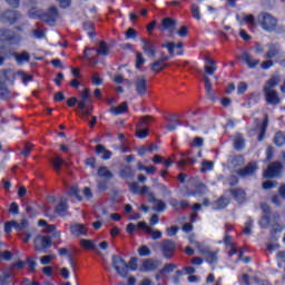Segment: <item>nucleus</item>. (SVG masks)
Here are the masks:
<instances>
[{
    "instance_id": "obj_34",
    "label": "nucleus",
    "mask_w": 285,
    "mask_h": 285,
    "mask_svg": "<svg viewBox=\"0 0 285 285\" xmlns=\"http://www.w3.org/2000/svg\"><path fill=\"white\" fill-rule=\"evenodd\" d=\"M228 198L220 197L216 203H214L215 210H222V208H226L228 206Z\"/></svg>"
},
{
    "instance_id": "obj_7",
    "label": "nucleus",
    "mask_w": 285,
    "mask_h": 285,
    "mask_svg": "<svg viewBox=\"0 0 285 285\" xmlns=\"http://www.w3.org/2000/svg\"><path fill=\"white\" fill-rule=\"evenodd\" d=\"M38 226L45 228L42 233L50 234L52 233L53 239H61V232H57V227L55 225H48L46 220H39Z\"/></svg>"
},
{
    "instance_id": "obj_19",
    "label": "nucleus",
    "mask_w": 285,
    "mask_h": 285,
    "mask_svg": "<svg viewBox=\"0 0 285 285\" xmlns=\"http://www.w3.org/2000/svg\"><path fill=\"white\" fill-rule=\"evenodd\" d=\"M146 78L144 76H139L136 79V92L137 95H146Z\"/></svg>"
},
{
    "instance_id": "obj_35",
    "label": "nucleus",
    "mask_w": 285,
    "mask_h": 285,
    "mask_svg": "<svg viewBox=\"0 0 285 285\" xmlns=\"http://www.w3.org/2000/svg\"><path fill=\"white\" fill-rule=\"evenodd\" d=\"M97 52L102 57H108L110 55V49L108 48V45H106V42H100Z\"/></svg>"
},
{
    "instance_id": "obj_39",
    "label": "nucleus",
    "mask_w": 285,
    "mask_h": 285,
    "mask_svg": "<svg viewBox=\"0 0 285 285\" xmlns=\"http://www.w3.org/2000/svg\"><path fill=\"white\" fill-rule=\"evenodd\" d=\"M4 19H7L9 23H14V20L19 19V13H17V11H7L4 13Z\"/></svg>"
},
{
    "instance_id": "obj_27",
    "label": "nucleus",
    "mask_w": 285,
    "mask_h": 285,
    "mask_svg": "<svg viewBox=\"0 0 285 285\" xmlns=\"http://www.w3.org/2000/svg\"><path fill=\"white\" fill-rule=\"evenodd\" d=\"M150 202L154 204V210L157 213H164V210H166V203L163 200L156 199L154 197Z\"/></svg>"
},
{
    "instance_id": "obj_4",
    "label": "nucleus",
    "mask_w": 285,
    "mask_h": 285,
    "mask_svg": "<svg viewBox=\"0 0 285 285\" xmlns=\"http://www.w3.org/2000/svg\"><path fill=\"white\" fill-rule=\"evenodd\" d=\"M160 265H161V263L159 261H156L153 258L144 259L141 262L139 271L141 273H151L153 271H157V267Z\"/></svg>"
},
{
    "instance_id": "obj_11",
    "label": "nucleus",
    "mask_w": 285,
    "mask_h": 285,
    "mask_svg": "<svg viewBox=\"0 0 285 285\" xmlns=\"http://www.w3.org/2000/svg\"><path fill=\"white\" fill-rule=\"evenodd\" d=\"M163 48H166L168 50L170 57H174V55H184V51L181 50V48H184V45H181V42H167L163 45Z\"/></svg>"
},
{
    "instance_id": "obj_51",
    "label": "nucleus",
    "mask_w": 285,
    "mask_h": 285,
    "mask_svg": "<svg viewBox=\"0 0 285 285\" xmlns=\"http://www.w3.org/2000/svg\"><path fill=\"white\" fill-rule=\"evenodd\" d=\"M171 206L176 209H179V208H188V202L186 200H181V202H178V200H171Z\"/></svg>"
},
{
    "instance_id": "obj_28",
    "label": "nucleus",
    "mask_w": 285,
    "mask_h": 285,
    "mask_svg": "<svg viewBox=\"0 0 285 285\" xmlns=\"http://www.w3.org/2000/svg\"><path fill=\"white\" fill-rule=\"evenodd\" d=\"M52 167L53 169L59 173V170H61V166H68V163H66L63 159H61L59 156H56L52 160H51Z\"/></svg>"
},
{
    "instance_id": "obj_54",
    "label": "nucleus",
    "mask_w": 285,
    "mask_h": 285,
    "mask_svg": "<svg viewBox=\"0 0 285 285\" xmlns=\"http://www.w3.org/2000/svg\"><path fill=\"white\" fill-rule=\"evenodd\" d=\"M129 190H130L131 193H134V195H139V193H141V187L139 186L138 183H131V184L129 185Z\"/></svg>"
},
{
    "instance_id": "obj_40",
    "label": "nucleus",
    "mask_w": 285,
    "mask_h": 285,
    "mask_svg": "<svg viewBox=\"0 0 285 285\" xmlns=\"http://www.w3.org/2000/svg\"><path fill=\"white\" fill-rule=\"evenodd\" d=\"M278 52H279V50L277 49V47L274 46V45H271L265 58L266 59H274V57H277Z\"/></svg>"
},
{
    "instance_id": "obj_1",
    "label": "nucleus",
    "mask_w": 285,
    "mask_h": 285,
    "mask_svg": "<svg viewBox=\"0 0 285 285\" xmlns=\"http://www.w3.org/2000/svg\"><path fill=\"white\" fill-rule=\"evenodd\" d=\"M258 23L265 30V32H275L277 30V18L271 13H261L258 16Z\"/></svg>"
},
{
    "instance_id": "obj_18",
    "label": "nucleus",
    "mask_w": 285,
    "mask_h": 285,
    "mask_svg": "<svg viewBox=\"0 0 285 285\" xmlns=\"http://www.w3.org/2000/svg\"><path fill=\"white\" fill-rule=\"evenodd\" d=\"M68 199L61 197L59 204L56 206V213L60 215V217H66L68 215Z\"/></svg>"
},
{
    "instance_id": "obj_36",
    "label": "nucleus",
    "mask_w": 285,
    "mask_h": 285,
    "mask_svg": "<svg viewBox=\"0 0 285 285\" xmlns=\"http://www.w3.org/2000/svg\"><path fill=\"white\" fill-rule=\"evenodd\" d=\"M203 81L205 82V90L208 97H213V85L210 83V78L203 76Z\"/></svg>"
},
{
    "instance_id": "obj_56",
    "label": "nucleus",
    "mask_w": 285,
    "mask_h": 285,
    "mask_svg": "<svg viewBox=\"0 0 285 285\" xmlns=\"http://www.w3.org/2000/svg\"><path fill=\"white\" fill-rule=\"evenodd\" d=\"M17 226V220L7 222L4 224V233H12V228Z\"/></svg>"
},
{
    "instance_id": "obj_14",
    "label": "nucleus",
    "mask_w": 285,
    "mask_h": 285,
    "mask_svg": "<svg viewBox=\"0 0 285 285\" xmlns=\"http://www.w3.org/2000/svg\"><path fill=\"white\" fill-rule=\"evenodd\" d=\"M170 57L168 56H163L160 59L156 60L154 63H151V71L153 72H161L164 68H166V61H168Z\"/></svg>"
},
{
    "instance_id": "obj_45",
    "label": "nucleus",
    "mask_w": 285,
    "mask_h": 285,
    "mask_svg": "<svg viewBox=\"0 0 285 285\" xmlns=\"http://www.w3.org/2000/svg\"><path fill=\"white\" fill-rule=\"evenodd\" d=\"M214 166H215V163L209 161V160H204V161L202 163V168H200V170H202L203 173H208V170H213Z\"/></svg>"
},
{
    "instance_id": "obj_29",
    "label": "nucleus",
    "mask_w": 285,
    "mask_h": 285,
    "mask_svg": "<svg viewBox=\"0 0 285 285\" xmlns=\"http://www.w3.org/2000/svg\"><path fill=\"white\" fill-rule=\"evenodd\" d=\"M246 146V142L244 141V136L236 135L234 139V147L236 150H244V147Z\"/></svg>"
},
{
    "instance_id": "obj_9",
    "label": "nucleus",
    "mask_w": 285,
    "mask_h": 285,
    "mask_svg": "<svg viewBox=\"0 0 285 285\" xmlns=\"http://www.w3.org/2000/svg\"><path fill=\"white\" fill-rule=\"evenodd\" d=\"M142 50L149 59L157 57V47L150 40H142Z\"/></svg>"
},
{
    "instance_id": "obj_43",
    "label": "nucleus",
    "mask_w": 285,
    "mask_h": 285,
    "mask_svg": "<svg viewBox=\"0 0 285 285\" xmlns=\"http://www.w3.org/2000/svg\"><path fill=\"white\" fill-rule=\"evenodd\" d=\"M191 16L194 17V19H196V21H202V13L199 12V6L197 4H191Z\"/></svg>"
},
{
    "instance_id": "obj_10",
    "label": "nucleus",
    "mask_w": 285,
    "mask_h": 285,
    "mask_svg": "<svg viewBox=\"0 0 285 285\" xmlns=\"http://www.w3.org/2000/svg\"><path fill=\"white\" fill-rule=\"evenodd\" d=\"M279 173H282V163H274L264 171V177L271 179L279 176Z\"/></svg>"
},
{
    "instance_id": "obj_42",
    "label": "nucleus",
    "mask_w": 285,
    "mask_h": 285,
    "mask_svg": "<svg viewBox=\"0 0 285 285\" xmlns=\"http://www.w3.org/2000/svg\"><path fill=\"white\" fill-rule=\"evenodd\" d=\"M18 77H20L22 83H24V86H28V83H30V81H32V76L23 72V71H18Z\"/></svg>"
},
{
    "instance_id": "obj_16",
    "label": "nucleus",
    "mask_w": 285,
    "mask_h": 285,
    "mask_svg": "<svg viewBox=\"0 0 285 285\" xmlns=\"http://www.w3.org/2000/svg\"><path fill=\"white\" fill-rule=\"evenodd\" d=\"M161 250H163L164 257H173V253H175V243L170 240L163 242Z\"/></svg>"
},
{
    "instance_id": "obj_50",
    "label": "nucleus",
    "mask_w": 285,
    "mask_h": 285,
    "mask_svg": "<svg viewBox=\"0 0 285 285\" xmlns=\"http://www.w3.org/2000/svg\"><path fill=\"white\" fill-rule=\"evenodd\" d=\"M138 254L140 257H149V255H151L150 248L146 245H142L139 249H138Z\"/></svg>"
},
{
    "instance_id": "obj_22",
    "label": "nucleus",
    "mask_w": 285,
    "mask_h": 285,
    "mask_svg": "<svg viewBox=\"0 0 285 285\" xmlns=\"http://www.w3.org/2000/svg\"><path fill=\"white\" fill-rule=\"evenodd\" d=\"M17 63H19V66L23 65V63H28V61H30V53H28V51H22L21 53H12Z\"/></svg>"
},
{
    "instance_id": "obj_47",
    "label": "nucleus",
    "mask_w": 285,
    "mask_h": 285,
    "mask_svg": "<svg viewBox=\"0 0 285 285\" xmlns=\"http://www.w3.org/2000/svg\"><path fill=\"white\" fill-rule=\"evenodd\" d=\"M146 63V59L144 58V53L137 52L136 53V68L139 70L141 66Z\"/></svg>"
},
{
    "instance_id": "obj_62",
    "label": "nucleus",
    "mask_w": 285,
    "mask_h": 285,
    "mask_svg": "<svg viewBox=\"0 0 285 285\" xmlns=\"http://www.w3.org/2000/svg\"><path fill=\"white\" fill-rule=\"evenodd\" d=\"M175 268H177V266H175V264H167V265H165L163 271H160V275L163 273H173L175 271Z\"/></svg>"
},
{
    "instance_id": "obj_25",
    "label": "nucleus",
    "mask_w": 285,
    "mask_h": 285,
    "mask_svg": "<svg viewBox=\"0 0 285 285\" xmlns=\"http://www.w3.org/2000/svg\"><path fill=\"white\" fill-rule=\"evenodd\" d=\"M203 250H205L203 255L206 257L208 264H215L217 262V254L210 252V248L204 247Z\"/></svg>"
},
{
    "instance_id": "obj_8",
    "label": "nucleus",
    "mask_w": 285,
    "mask_h": 285,
    "mask_svg": "<svg viewBox=\"0 0 285 285\" xmlns=\"http://www.w3.org/2000/svg\"><path fill=\"white\" fill-rule=\"evenodd\" d=\"M0 41H8L9 43H19L21 36L12 33V31L0 30Z\"/></svg>"
},
{
    "instance_id": "obj_23",
    "label": "nucleus",
    "mask_w": 285,
    "mask_h": 285,
    "mask_svg": "<svg viewBox=\"0 0 285 285\" xmlns=\"http://www.w3.org/2000/svg\"><path fill=\"white\" fill-rule=\"evenodd\" d=\"M266 128H268V119H265L264 121L257 125L256 131L258 132V141H263L266 135Z\"/></svg>"
},
{
    "instance_id": "obj_2",
    "label": "nucleus",
    "mask_w": 285,
    "mask_h": 285,
    "mask_svg": "<svg viewBox=\"0 0 285 285\" xmlns=\"http://www.w3.org/2000/svg\"><path fill=\"white\" fill-rule=\"evenodd\" d=\"M111 266L116 271L117 275L126 279L128 277V263L119 255L111 257Z\"/></svg>"
},
{
    "instance_id": "obj_33",
    "label": "nucleus",
    "mask_w": 285,
    "mask_h": 285,
    "mask_svg": "<svg viewBox=\"0 0 285 285\" xmlns=\"http://www.w3.org/2000/svg\"><path fill=\"white\" fill-rule=\"evenodd\" d=\"M208 193V189L204 185H200L197 187V190L194 193H188L187 197H202V195H206Z\"/></svg>"
},
{
    "instance_id": "obj_5",
    "label": "nucleus",
    "mask_w": 285,
    "mask_h": 285,
    "mask_svg": "<svg viewBox=\"0 0 285 285\" xmlns=\"http://www.w3.org/2000/svg\"><path fill=\"white\" fill-rule=\"evenodd\" d=\"M148 121H150V117H144L136 129V137L138 139H146L148 137Z\"/></svg>"
},
{
    "instance_id": "obj_48",
    "label": "nucleus",
    "mask_w": 285,
    "mask_h": 285,
    "mask_svg": "<svg viewBox=\"0 0 285 285\" xmlns=\"http://www.w3.org/2000/svg\"><path fill=\"white\" fill-rule=\"evenodd\" d=\"M69 197H75L78 202H81V196L79 195V188L72 186L68 191Z\"/></svg>"
},
{
    "instance_id": "obj_12",
    "label": "nucleus",
    "mask_w": 285,
    "mask_h": 285,
    "mask_svg": "<svg viewBox=\"0 0 285 285\" xmlns=\"http://www.w3.org/2000/svg\"><path fill=\"white\" fill-rule=\"evenodd\" d=\"M240 61L246 63V66H248L250 69L257 68V66H259V59L253 57V55L248 52H244L240 55Z\"/></svg>"
},
{
    "instance_id": "obj_30",
    "label": "nucleus",
    "mask_w": 285,
    "mask_h": 285,
    "mask_svg": "<svg viewBox=\"0 0 285 285\" xmlns=\"http://www.w3.org/2000/svg\"><path fill=\"white\" fill-rule=\"evenodd\" d=\"M279 81H282V78L279 77V75H275L267 81L264 88L273 90V88H275L279 83Z\"/></svg>"
},
{
    "instance_id": "obj_38",
    "label": "nucleus",
    "mask_w": 285,
    "mask_h": 285,
    "mask_svg": "<svg viewBox=\"0 0 285 285\" xmlns=\"http://www.w3.org/2000/svg\"><path fill=\"white\" fill-rule=\"evenodd\" d=\"M80 245L82 246V248H86L87 250H95L96 248L95 242L90 239H81Z\"/></svg>"
},
{
    "instance_id": "obj_15",
    "label": "nucleus",
    "mask_w": 285,
    "mask_h": 285,
    "mask_svg": "<svg viewBox=\"0 0 285 285\" xmlns=\"http://www.w3.org/2000/svg\"><path fill=\"white\" fill-rule=\"evenodd\" d=\"M175 26H176L175 20H173L170 18H165L161 22L160 30H161V32H169V35H174Z\"/></svg>"
},
{
    "instance_id": "obj_24",
    "label": "nucleus",
    "mask_w": 285,
    "mask_h": 285,
    "mask_svg": "<svg viewBox=\"0 0 285 285\" xmlns=\"http://www.w3.org/2000/svg\"><path fill=\"white\" fill-rule=\"evenodd\" d=\"M127 111H128V102H122L119 106L110 108V112L116 116L124 115V112H127Z\"/></svg>"
},
{
    "instance_id": "obj_57",
    "label": "nucleus",
    "mask_w": 285,
    "mask_h": 285,
    "mask_svg": "<svg viewBox=\"0 0 285 285\" xmlns=\"http://www.w3.org/2000/svg\"><path fill=\"white\" fill-rule=\"evenodd\" d=\"M248 90V85L246 82H239L237 86V95H244Z\"/></svg>"
},
{
    "instance_id": "obj_13",
    "label": "nucleus",
    "mask_w": 285,
    "mask_h": 285,
    "mask_svg": "<svg viewBox=\"0 0 285 285\" xmlns=\"http://www.w3.org/2000/svg\"><path fill=\"white\" fill-rule=\"evenodd\" d=\"M71 235L75 237H81L88 235V227L83 224H73L70 226Z\"/></svg>"
},
{
    "instance_id": "obj_26",
    "label": "nucleus",
    "mask_w": 285,
    "mask_h": 285,
    "mask_svg": "<svg viewBox=\"0 0 285 285\" xmlns=\"http://www.w3.org/2000/svg\"><path fill=\"white\" fill-rule=\"evenodd\" d=\"M96 153L97 155H102L101 157L104 159H110L112 157V153H110V150H107L106 147H104L102 145H98L96 147Z\"/></svg>"
},
{
    "instance_id": "obj_49",
    "label": "nucleus",
    "mask_w": 285,
    "mask_h": 285,
    "mask_svg": "<svg viewBox=\"0 0 285 285\" xmlns=\"http://www.w3.org/2000/svg\"><path fill=\"white\" fill-rule=\"evenodd\" d=\"M0 99H10V90L3 85H0Z\"/></svg>"
},
{
    "instance_id": "obj_31",
    "label": "nucleus",
    "mask_w": 285,
    "mask_h": 285,
    "mask_svg": "<svg viewBox=\"0 0 285 285\" xmlns=\"http://www.w3.org/2000/svg\"><path fill=\"white\" fill-rule=\"evenodd\" d=\"M188 242L189 244H191L193 246H195V248H197V250L200 253V255H204L206 252L204 250V245L199 242H197L195 239V236H189L188 237Z\"/></svg>"
},
{
    "instance_id": "obj_44",
    "label": "nucleus",
    "mask_w": 285,
    "mask_h": 285,
    "mask_svg": "<svg viewBox=\"0 0 285 285\" xmlns=\"http://www.w3.org/2000/svg\"><path fill=\"white\" fill-rule=\"evenodd\" d=\"M232 168H237L239 166H244V157L243 156H236L230 161Z\"/></svg>"
},
{
    "instance_id": "obj_52",
    "label": "nucleus",
    "mask_w": 285,
    "mask_h": 285,
    "mask_svg": "<svg viewBox=\"0 0 285 285\" xmlns=\"http://www.w3.org/2000/svg\"><path fill=\"white\" fill-rule=\"evenodd\" d=\"M148 235L151 236V239H161L163 233L159 230H155L151 227L148 229Z\"/></svg>"
},
{
    "instance_id": "obj_60",
    "label": "nucleus",
    "mask_w": 285,
    "mask_h": 285,
    "mask_svg": "<svg viewBox=\"0 0 285 285\" xmlns=\"http://www.w3.org/2000/svg\"><path fill=\"white\" fill-rule=\"evenodd\" d=\"M259 225L262 228H268V226H271V217L263 216V218L259 220Z\"/></svg>"
},
{
    "instance_id": "obj_21",
    "label": "nucleus",
    "mask_w": 285,
    "mask_h": 285,
    "mask_svg": "<svg viewBox=\"0 0 285 285\" xmlns=\"http://www.w3.org/2000/svg\"><path fill=\"white\" fill-rule=\"evenodd\" d=\"M237 20L239 21L240 26H244L248 23L252 26V28H255L257 26V22H255V16L253 14H244L243 17H238Z\"/></svg>"
},
{
    "instance_id": "obj_63",
    "label": "nucleus",
    "mask_w": 285,
    "mask_h": 285,
    "mask_svg": "<svg viewBox=\"0 0 285 285\" xmlns=\"http://www.w3.org/2000/svg\"><path fill=\"white\" fill-rule=\"evenodd\" d=\"M9 213L11 215H19V205L17 203H12L9 207Z\"/></svg>"
},
{
    "instance_id": "obj_61",
    "label": "nucleus",
    "mask_w": 285,
    "mask_h": 285,
    "mask_svg": "<svg viewBox=\"0 0 285 285\" xmlns=\"http://www.w3.org/2000/svg\"><path fill=\"white\" fill-rule=\"evenodd\" d=\"M275 186H277V183H275L274 180H267L263 183L264 190H271L272 188H275Z\"/></svg>"
},
{
    "instance_id": "obj_17",
    "label": "nucleus",
    "mask_w": 285,
    "mask_h": 285,
    "mask_svg": "<svg viewBox=\"0 0 285 285\" xmlns=\"http://www.w3.org/2000/svg\"><path fill=\"white\" fill-rule=\"evenodd\" d=\"M205 72L206 75H215V72L217 71V62H215V60L210 59V57H205Z\"/></svg>"
},
{
    "instance_id": "obj_59",
    "label": "nucleus",
    "mask_w": 285,
    "mask_h": 285,
    "mask_svg": "<svg viewBox=\"0 0 285 285\" xmlns=\"http://www.w3.org/2000/svg\"><path fill=\"white\" fill-rule=\"evenodd\" d=\"M52 259H55V255L43 256L42 258H40V264H42V266H47L48 264H50V262H52Z\"/></svg>"
},
{
    "instance_id": "obj_3",
    "label": "nucleus",
    "mask_w": 285,
    "mask_h": 285,
    "mask_svg": "<svg viewBox=\"0 0 285 285\" xmlns=\"http://www.w3.org/2000/svg\"><path fill=\"white\" fill-rule=\"evenodd\" d=\"M52 247V238L49 236L38 235L33 239V248L36 250H47Z\"/></svg>"
},
{
    "instance_id": "obj_41",
    "label": "nucleus",
    "mask_w": 285,
    "mask_h": 285,
    "mask_svg": "<svg viewBox=\"0 0 285 285\" xmlns=\"http://www.w3.org/2000/svg\"><path fill=\"white\" fill-rule=\"evenodd\" d=\"M47 16H49V18H45V21H55L57 19V17H59V13L57 12V8H50L49 12L47 13Z\"/></svg>"
},
{
    "instance_id": "obj_46",
    "label": "nucleus",
    "mask_w": 285,
    "mask_h": 285,
    "mask_svg": "<svg viewBox=\"0 0 285 285\" xmlns=\"http://www.w3.org/2000/svg\"><path fill=\"white\" fill-rule=\"evenodd\" d=\"M274 144H276V146H278V147L284 146V144H285V136H284V134L277 132L275 135V138H274Z\"/></svg>"
},
{
    "instance_id": "obj_37",
    "label": "nucleus",
    "mask_w": 285,
    "mask_h": 285,
    "mask_svg": "<svg viewBox=\"0 0 285 285\" xmlns=\"http://www.w3.org/2000/svg\"><path fill=\"white\" fill-rule=\"evenodd\" d=\"M98 177H104V179H112V173L107 169V167H100L98 169Z\"/></svg>"
},
{
    "instance_id": "obj_6",
    "label": "nucleus",
    "mask_w": 285,
    "mask_h": 285,
    "mask_svg": "<svg viewBox=\"0 0 285 285\" xmlns=\"http://www.w3.org/2000/svg\"><path fill=\"white\" fill-rule=\"evenodd\" d=\"M264 92H265V99L267 104H269L271 106H277L282 104V98H279V95H277V91H275V89H268L267 87V88H264Z\"/></svg>"
},
{
    "instance_id": "obj_55",
    "label": "nucleus",
    "mask_w": 285,
    "mask_h": 285,
    "mask_svg": "<svg viewBox=\"0 0 285 285\" xmlns=\"http://www.w3.org/2000/svg\"><path fill=\"white\" fill-rule=\"evenodd\" d=\"M177 126H179V120L174 118V119H170L168 125H167V129L168 130H177Z\"/></svg>"
},
{
    "instance_id": "obj_32",
    "label": "nucleus",
    "mask_w": 285,
    "mask_h": 285,
    "mask_svg": "<svg viewBox=\"0 0 285 285\" xmlns=\"http://www.w3.org/2000/svg\"><path fill=\"white\" fill-rule=\"evenodd\" d=\"M232 195H233L234 199H236V202H238L239 204H242V202H244V199H246V193L242 189L233 190Z\"/></svg>"
},
{
    "instance_id": "obj_58",
    "label": "nucleus",
    "mask_w": 285,
    "mask_h": 285,
    "mask_svg": "<svg viewBox=\"0 0 285 285\" xmlns=\"http://www.w3.org/2000/svg\"><path fill=\"white\" fill-rule=\"evenodd\" d=\"M16 230H26V228H28V220L22 219L21 223H17L14 225Z\"/></svg>"
},
{
    "instance_id": "obj_64",
    "label": "nucleus",
    "mask_w": 285,
    "mask_h": 285,
    "mask_svg": "<svg viewBox=\"0 0 285 285\" xmlns=\"http://www.w3.org/2000/svg\"><path fill=\"white\" fill-rule=\"evenodd\" d=\"M250 228H253V220L249 219L245 224V228L243 229L244 235H250Z\"/></svg>"
},
{
    "instance_id": "obj_20",
    "label": "nucleus",
    "mask_w": 285,
    "mask_h": 285,
    "mask_svg": "<svg viewBox=\"0 0 285 285\" xmlns=\"http://www.w3.org/2000/svg\"><path fill=\"white\" fill-rule=\"evenodd\" d=\"M257 170V163H250L246 168L239 171L240 177H250Z\"/></svg>"
},
{
    "instance_id": "obj_53",
    "label": "nucleus",
    "mask_w": 285,
    "mask_h": 285,
    "mask_svg": "<svg viewBox=\"0 0 285 285\" xmlns=\"http://www.w3.org/2000/svg\"><path fill=\"white\" fill-rule=\"evenodd\" d=\"M127 266H128V273H130V271H137L138 268L137 258L131 257L130 261L127 263Z\"/></svg>"
}]
</instances>
